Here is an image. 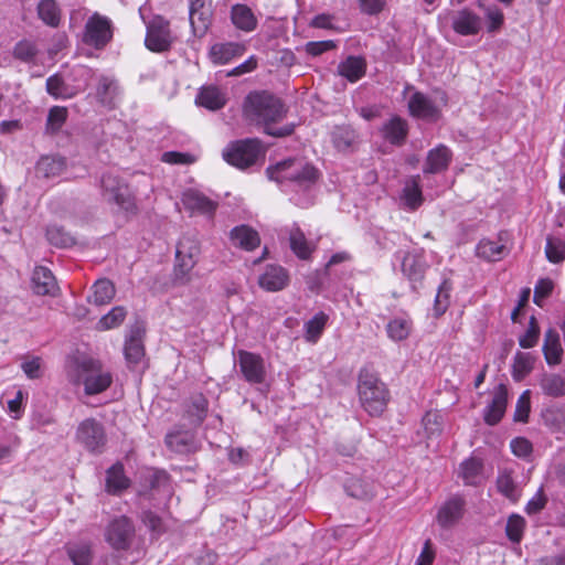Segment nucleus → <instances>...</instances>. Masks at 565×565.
<instances>
[{"label":"nucleus","mask_w":565,"mask_h":565,"mask_svg":"<svg viewBox=\"0 0 565 565\" xmlns=\"http://www.w3.org/2000/svg\"><path fill=\"white\" fill-rule=\"evenodd\" d=\"M243 113L247 120L265 127V132L273 137H286L294 132L292 124L279 128L270 127L271 124L282 120L287 109L280 98L266 92L249 93L243 104Z\"/></svg>","instance_id":"1"},{"label":"nucleus","mask_w":565,"mask_h":565,"mask_svg":"<svg viewBox=\"0 0 565 565\" xmlns=\"http://www.w3.org/2000/svg\"><path fill=\"white\" fill-rule=\"evenodd\" d=\"M266 173L284 191H309L319 179V171L309 162L289 158L267 168Z\"/></svg>","instance_id":"2"},{"label":"nucleus","mask_w":565,"mask_h":565,"mask_svg":"<svg viewBox=\"0 0 565 565\" xmlns=\"http://www.w3.org/2000/svg\"><path fill=\"white\" fill-rule=\"evenodd\" d=\"M358 390L362 407L371 416H380L388 402V391L385 384L376 374L364 369L359 374Z\"/></svg>","instance_id":"3"},{"label":"nucleus","mask_w":565,"mask_h":565,"mask_svg":"<svg viewBox=\"0 0 565 565\" xmlns=\"http://www.w3.org/2000/svg\"><path fill=\"white\" fill-rule=\"evenodd\" d=\"M104 541L117 553L130 552L137 542L135 521L125 515H115L108 520L103 531Z\"/></svg>","instance_id":"4"},{"label":"nucleus","mask_w":565,"mask_h":565,"mask_svg":"<svg viewBox=\"0 0 565 565\" xmlns=\"http://www.w3.org/2000/svg\"><path fill=\"white\" fill-rule=\"evenodd\" d=\"M100 190L107 203L116 204L126 213H137V205L128 184L117 174L105 172L100 178Z\"/></svg>","instance_id":"5"},{"label":"nucleus","mask_w":565,"mask_h":565,"mask_svg":"<svg viewBox=\"0 0 565 565\" xmlns=\"http://www.w3.org/2000/svg\"><path fill=\"white\" fill-rule=\"evenodd\" d=\"M262 156L264 150L258 139L237 140L223 150L224 160L238 169L254 166Z\"/></svg>","instance_id":"6"},{"label":"nucleus","mask_w":565,"mask_h":565,"mask_svg":"<svg viewBox=\"0 0 565 565\" xmlns=\"http://www.w3.org/2000/svg\"><path fill=\"white\" fill-rule=\"evenodd\" d=\"M113 21L108 17L95 12L85 23L82 41L96 50H103L113 40Z\"/></svg>","instance_id":"7"},{"label":"nucleus","mask_w":565,"mask_h":565,"mask_svg":"<svg viewBox=\"0 0 565 565\" xmlns=\"http://www.w3.org/2000/svg\"><path fill=\"white\" fill-rule=\"evenodd\" d=\"M396 255L401 259L402 274L411 282L412 288L415 290L420 287L429 268L425 250L418 248L404 253L398 252Z\"/></svg>","instance_id":"8"},{"label":"nucleus","mask_w":565,"mask_h":565,"mask_svg":"<svg viewBox=\"0 0 565 565\" xmlns=\"http://www.w3.org/2000/svg\"><path fill=\"white\" fill-rule=\"evenodd\" d=\"M439 102H435L420 92H415L408 100L409 114L427 121H437L440 118V107L447 105V95L444 92L438 94Z\"/></svg>","instance_id":"9"},{"label":"nucleus","mask_w":565,"mask_h":565,"mask_svg":"<svg viewBox=\"0 0 565 565\" xmlns=\"http://www.w3.org/2000/svg\"><path fill=\"white\" fill-rule=\"evenodd\" d=\"M76 440L89 452H102L106 444L104 426L95 418H86L76 429Z\"/></svg>","instance_id":"10"},{"label":"nucleus","mask_w":565,"mask_h":565,"mask_svg":"<svg viewBox=\"0 0 565 565\" xmlns=\"http://www.w3.org/2000/svg\"><path fill=\"white\" fill-rule=\"evenodd\" d=\"M172 41L169 21L161 15L153 17L147 24L146 46L152 52H164Z\"/></svg>","instance_id":"11"},{"label":"nucleus","mask_w":565,"mask_h":565,"mask_svg":"<svg viewBox=\"0 0 565 565\" xmlns=\"http://www.w3.org/2000/svg\"><path fill=\"white\" fill-rule=\"evenodd\" d=\"M211 0H189V20L195 36L202 38L212 24Z\"/></svg>","instance_id":"12"},{"label":"nucleus","mask_w":565,"mask_h":565,"mask_svg":"<svg viewBox=\"0 0 565 565\" xmlns=\"http://www.w3.org/2000/svg\"><path fill=\"white\" fill-rule=\"evenodd\" d=\"M237 363L246 382L260 384L265 381V363L260 355L241 350L238 351Z\"/></svg>","instance_id":"13"},{"label":"nucleus","mask_w":565,"mask_h":565,"mask_svg":"<svg viewBox=\"0 0 565 565\" xmlns=\"http://www.w3.org/2000/svg\"><path fill=\"white\" fill-rule=\"evenodd\" d=\"M31 286L39 296L55 297L58 294V285L53 273L44 266H36L32 273Z\"/></svg>","instance_id":"14"},{"label":"nucleus","mask_w":565,"mask_h":565,"mask_svg":"<svg viewBox=\"0 0 565 565\" xmlns=\"http://www.w3.org/2000/svg\"><path fill=\"white\" fill-rule=\"evenodd\" d=\"M508 405V388L499 384L493 391L492 401L483 409V419L490 425H497L503 417Z\"/></svg>","instance_id":"15"},{"label":"nucleus","mask_w":565,"mask_h":565,"mask_svg":"<svg viewBox=\"0 0 565 565\" xmlns=\"http://www.w3.org/2000/svg\"><path fill=\"white\" fill-rule=\"evenodd\" d=\"M466 501L460 495H454L447 500L438 510L437 523L448 529L454 526L463 515Z\"/></svg>","instance_id":"16"},{"label":"nucleus","mask_w":565,"mask_h":565,"mask_svg":"<svg viewBox=\"0 0 565 565\" xmlns=\"http://www.w3.org/2000/svg\"><path fill=\"white\" fill-rule=\"evenodd\" d=\"M182 202L184 207L191 213H198L207 216H212L217 207V203L215 201H212L203 193L195 190H189L184 192Z\"/></svg>","instance_id":"17"},{"label":"nucleus","mask_w":565,"mask_h":565,"mask_svg":"<svg viewBox=\"0 0 565 565\" xmlns=\"http://www.w3.org/2000/svg\"><path fill=\"white\" fill-rule=\"evenodd\" d=\"M89 364L90 369L84 377V390L87 395H96L110 386L113 376L109 372L95 367V362Z\"/></svg>","instance_id":"18"},{"label":"nucleus","mask_w":565,"mask_h":565,"mask_svg":"<svg viewBox=\"0 0 565 565\" xmlns=\"http://www.w3.org/2000/svg\"><path fill=\"white\" fill-rule=\"evenodd\" d=\"M452 159V152L445 145H438L429 150L423 168L424 173H440L448 169Z\"/></svg>","instance_id":"19"},{"label":"nucleus","mask_w":565,"mask_h":565,"mask_svg":"<svg viewBox=\"0 0 565 565\" xmlns=\"http://www.w3.org/2000/svg\"><path fill=\"white\" fill-rule=\"evenodd\" d=\"M481 26V18L468 9H462L452 17V29L460 35H475Z\"/></svg>","instance_id":"20"},{"label":"nucleus","mask_w":565,"mask_h":565,"mask_svg":"<svg viewBox=\"0 0 565 565\" xmlns=\"http://www.w3.org/2000/svg\"><path fill=\"white\" fill-rule=\"evenodd\" d=\"M230 241L233 246L252 252L260 245L257 231L248 225H238L231 230Z\"/></svg>","instance_id":"21"},{"label":"nucleus","mask_w":565,"mask_h":565,"mask_svg":"<svg viewBox=\"0 0 565 565\" xmlns=\"http://www.w3.org/2000/svg\"><path fill=\"white\" fill-rule=\"evenodd\" d=\"M244 52L245 46L237 42L215 43L211 46L209 56L213 64L224 65L242 56Z\"/></svg>","instance_id":"22"},{"label":"nucleus","mask_w":565,"mask_h":565,"mask_svg":"<svg viewBox=\"0 0 565 565\" xmlns=\"http://www.w3.org/2000/svg\"><path fill=\"white\" fill-rule=\"evenodd\" d=\"M288 282V275L286 270L276 265H269L265 271L259 276V286L267 291L281 290Z\"/></svg>","instance_id":"23"},{"label":"nucleus","mask_w":565,"mask_h":565,"mask_svg":"<svg viewBox=\"0 0 565 565\" xmlns=\"http://www.w3.org/2000/svg\"><path fill=\"white\" fill-rule=\"evenodd\" d=\"M226 102V94L214 85L202 87L195 98L199 106L213 111L223 108Z\"/></svg>","instance_id":"24"},{"label":"nucleus","mask_w":565,"mask_h":565,"mask_svg":"<svg viewBox=\"0 0 565 565\" xmlns=\"http://www.w3.org/2000/svg\"><path fill=\"white\" fill-rule=\"evenodd\" d=\"M166 445L177 454H189L195 450V438L189 430H173L167 434Z\"/></svg>","instance_id":"25"},{"label":"nucleus","mask_w":565,"mask_h":565,"mask_svg":"<svg viewBox=\"0 0 565 565\" xmlns=\"http://www.w3.org/2000/svg\"><path fill=\"white\" fill-rule=\"evenodd\" d=\"M289 245L294 254L303 260L309 259L316 250V244L308 241L305 233L297 225H294L289 232Z\"/></svg>","instance_id":"26"},{"label":"nucleus","mask_w":565,"mask_h":565,"mask_svg":"<svg viewBox=\"0 0 565 565\" xmlns=\"http://www.w3.org/2000/svg\"><path fill=\"white\" fill-rule=\"evenodd\" d=\"M231 20L235 28L244 32H252L257 26L255 14L246 4H234L231 9Z\"/></svg>","instance_id":"27"},{"label":"nucleus","mask_w":565,"mask_h":565,"mask_svg":"<svg viewBox=\"0 0 565 565\" xmlns=\"http://www.w3.org/2000/svg\"><path fill=\"white\" fill-rule=\"evenodd\" d=\"M383 137L392 145H402L408 132L406 120L401 117H392L382 128Z\"/></svg>","instance_id":"28"},{"label":"nucleus","mask_w":565,"mask_h":565,"mask_svg":"<svg viewBox=\"0 0 565 565\" xmlns=\"http://www.w3.org/2000/svg\"><path fill=\"white\" fill-rule=\"evenodd\" d=\"M543 352L547 364L556 365L561 362L563 348L561 345L559 335L555 329L550 328L545 332Z\"/></svg>","instance_id":"29"},{"label":"nucleus","mask_w":565,"mask_h":565,"mask_svg":"<svg viewBox=\"0 0 565 565\" xmlns=\"http://www.w3.org/2000/svg\"><path fill=\"white\" fill-rule=\"evenodd\" d=\"M401 200L406 209L415 211L423 203V193L419 184V177H412L405 182Z\"/></svg>","instance_id":"30"},{"label":"nucleus","mask_w":565,"mask_h":565,"mask_svg":"<svg viewBox=\"0 0 565 565\" xmlns=\"http://www.w3.org/2000/svg\"><path fill=\"white\" fill-rule=\"evenodd\" d=\"M106 473V490L108 493L120 494L129 487L130 481L125 476L124 466L121 463L117 462L113 465Z\"/></svg>","instance_id":"31"},{"label":"nucleus","mask_w":565,"mask_h":565,"mask_svg":"<svg viewBox=\"0 0 565 565\" xmlns=\"http://www.w3.org/2000/svg\"><path fill=\"white\" fill-rule=\"evenodd\" d=\"M366 63L363 57L349 56L338 66V73L351 83L358 82L364 76Z\"/></svg>","instance_id":"32"},{"label":"nucleus","mask_w":565,"mask_h":565,"mask_svg":"<svg viewBox=\"0 0 565 565\" xmlns=\"http://www.w3.org/2000/svg\"><path fill=\"white\" fill-rule=\"evenodd\" d=\"M66 160L58 156H43L36 163L35 170L39 175L54 178L65 170Z\"/></svg>","instance_id":"33"},{"label":"nucleus","mask_w":565,"mask_h":565,"mask_svg":"<svg viewBox=\"0 0 565 565\" xmlns=\"http://www.w3.org/2000/svg\"><path fill=\"white\" fill-rule=\"evenodd\" d=\"M124 352L129 364L136 365L140 363L145 355V348L139 329L131 330L129 338L126 340Z\"/></svg>","instance_id":"34"},{"label":"nucleus","mask_w":565,"mask_h":565,"mask_svg":"<svg viewBox=\"0 0 565 565\" xmlns=\"http://www.w3.org/2000/svg\"><path fill=\"white\" fill-rule=\"evenodd\" d=\"M459 476L466 486H477L482 480V462L477 458H469L461 462Z\"/></svg>","instance_id":"35"},{"label":"nucleus","mask_w":565,"mask_h":565,"mask_svg":"<svg viewBox=\"0 0 565 565\" xmlns=\"http://www.w3.org/2000/svg\"><path fill=\"white\" fill-rule=\"evenodd\" d=\"M93 295L89 297V301L96 306H103L109 303L115 297L116 289L114 284L109 279H98L92 287Z\"/></svg>","instance_id":"36"},{"label":"nucleus","mask_w":565,"mask_h":565,"mask_svg":"<svg viewBox=\"0 0 565 565\" xmlns=\"http://www.w3.org/2000/svg\"><path fill=\"white\" fill-rule=\"evenodd\" d=\"M542 392L554 398L565 396V379L559 374H544L540 380Z\"/></svg>","instance_id":"37"},{"label":"nucleus","mask_w":565,"mask_h":565,"mask_svg":"<svg viewBox=\"0 0 565 565\" xmlns=\"http://www.w3.org/2000/svg\"><path fill=\"white\" fill-rule=\"evenodd\" d=\"M476 254L488 262H498L503 258L505 246L499 242L484 238L478 243Z\"/></svg>","instance_id":"38"},{"label":"nucleus","mask_w":565,"mask_h":565,"mask_svg":"<svg viewBox=\"0 0 565 565\" xmlns=\"http://www.w3.org/2000/svg\"><path fill=\"white\" fill-rule=\"evenodd\" d=\"M329 316L323 311L316 313L305 323V340L309 343H316L320 339L328 323Z\"/></svg>","instance_id":"39"},{"label":"nucleus","mask_w":565,"mask_h":565,"mask_svg":"<svg viewBox=\"0 0 565 565\" xmlns=\"http://www.w3.org/2000/svg\"><path fill=\"white\" fill-rule=\"evenodd\" d=\"M412 331V320L407 317H396L386 324L387 337L395 342L408 338Z\"/></svg>","instance_id":"40"},{"label":"nucleus","mask_w":565,"mask_h":565,"mask_svg":"<svg viewBox=\"0 0 565 565\" xmlns=\"http://www.w3.org/2000/svg\"><path fill=\"white\" fill-rule=\"evenodd\" d=\"M46 92L55 99H68L76 95V90L67 85L58 74L46 79Z\"/></svg>","instance_id":"41"},{"label":"nucleus","mask_w":565,"mask_h":565,"mask_svg":"<svg viewBox=\"0 0 565 565\" xmlns=\"http://www.w3.org/2000/svg\"><path fill=\"white\" fill-rule=\"evenodd\" d=\"M118 92L115 78L102 75L96 87V97L103 105L110 106Z\"/></svg>","instance_id":"42"},{"label":"nucleus","mask_w":565,"mask_h":565,"mask_svg":"<svg viewBox=\"0 0 565 565\" xmlns=\"http://www.w3.org/2000/svg\"><path fill=\"white\" fill-rule=\"evenodd\" d=\"M196 262L175 255L172 279L175 285L184 286L192 280V270Z\"/></svg>","instance_id":"43"},{"label":"nucleus","mask_w":565,"mask_h":565,"mask_svg":"<svg viewBox=\"0 0 565 565\" xmlns=\"http://www.w3.org/2000/svg\"><path fill=\"white\" fill-rule=\"evenodd\" d=\"M345 491L350 497L361 500H370L375 494L374 484L359 478H351L345 483Z\"/></svg>","instance_id":"44"},{"label":"nucleus","mask_w":565,"mask_h":565,"mask_svg":"<svg viewBox=\"0 0 565 565\" xmlns=\"http://www.w3.org/2000/svg\"><path fill=\"white\" fill-rule=\"evenodd\" d=\"M139 519L148 529L152 539L161 536L168 529L164 519L151 510H143L139 515Z\"/></svg>","instance_id":"45"},{"label":"nucleus","mask_w":565,"mask_h":565,"mask_svg":"<svg viewBox=\"0 0 565 565\" xmlns=\"http://www.w3.org/2000/svg\"><path fill=\"white\" fill-rule=\"evenodd\" d=\"M38 15L52 28H56L61 21V10L55 0H42L38 4Z\"/></svg>","instance_id":"46"},{"label":"nucleus","mask_w":565,"mask_h":565,"mask_svg":"<svg viewBox=\"0 0 565 565\" xmlns=\"http://www.w3.org/2000/svg\"><path fill=\"white\" fill-rule=\"evenodd\" d=\"M498 491L512 502H516L520 499V490L515 484L511 472L503 470L499 473L497 479Z\"/></svg>","instance_id":"47"},{"label":"nucleus","mask_w":565,"mask_h":565,"mask_svg":"<svg viewBox=\"0 0 565 565\" xmlns=\"http://www.w3.org/2000/svg\"><path fill=\"white\" fill-rule=\"evenodd\" d=\"M452 290V284L450 280L445 279L438 287L435 301H434V315L436 317L443 316L450 305V292Z\"/></svg>","instance_id":"48"},{"label":"nucleus","mask_w":565,"mask_h":565,"mask_svg":"<svg viewBox=\"0 0 565 565\" xmlns=\"http://www.w3.org/2000/svg\"><path fill=\"white\" fill-rule=\"evenodd\" d=\"M207 411V401L203 395H196L193 396L191 399V404L188 407L186 413L190 417V424L193 426H200L205 416Z\"/></svg>","instance_id":"49"},{"label":"nucleus","mask_w":565,"mask_h":565,"mask_svg":"<svg viewBox=\"0 0 565 565\" xmlns=\"http://www.w3.org/2000/svg\"><path fill=\"white\" fill-rule=\"evenodd\" d=\"M46 238L53 246L66 248L75 244V238L62 226L51 225L46 230Z\"/></svg>","instance_id":"50"},{"label":"nucleus","mask_w":565,"mask_h":565,"mask_svg":"<svg viewBox=\"0 0 565 565\" xmlns=\"http://www.w3.org/2000/svg\"><path fill=\"white\" fill-rule=\"evenodd\" d=\"M127 316L124 307H114L108 313L104 315L97 322V329L100 331L110 330L119 327Z\"/></svg>","instance_id":"51"},{"label":"nucleus","mask_w":565,"mask_h":565,"mask_svg":"<svg viewBox=\"0 0 565 565\" xmlns=\"http://www.w3.org/2000/svg\"><path fill=\"white\" fill-rule=\"evenodd\" d=\"M545 256L548 262L558 264L565 260V241L559 237L548 236L545 245Z\"/></svg>","instance_id":"52"},{"label":"nucleus","mask_w":565,"mask_h":565,"mask_svg":"<svg viewBox=\"0 0 565 565\" xmlns=\"http://www.w3.org/2000/svg\"><path fill=\"white\" fill-rule=\"evenodd\" d=\"M175 255L198 263L200 255L199 242L192 236H182L177 245Z\"/></svg>","instance_id":"53"},{"label":"nucleus","mask_w":565,"mask_h":565,"mask_svg":"<svg viewBox=\"0 0 565 565\" xmlns=\"http://www.w3.org/2000/svg\"><path fill=\"white\" fill-rule=\"evenodd\" d=\"M355 139V131L349 127H337L332 132L333 145L340 151L348 150Z\"/></svg>","instance_id":"54"},{"label":"nucleus","mask_w":565,"mask_h":565,"mask_svg":"<svg viewBox=\"0 0 565 565\" xmlns=\"http://www.w3.org/2000/svg\"><path fill=\"white\" fill-rule=\"evenodd\" d=\"M525 525L526 522L523 516L519 514L510 515L505 526L508 539L512 543H520L523 537Z\"/></svg>","instance_id":"55"},{"label":"nucleus","mask_w":565,"mask_h":565,"mask_svg":"<svg viewBox=\"0 0 565 565\" xmlns=\"http://www.w3.org/2000/svg\"><path fill=\"white\" fill-rule=\"evenodd\" d=\"M39 50L35 42L30 40H21L14 45L13 56L14 58L24 63H30L35 58Z\"/></svg>","instance_id":"56"},{"label":"nucleus","mask_w":565,"mask_h":565,"mask_svg":"<svg viewBox=\"0 0 565 565\" xmlns=\"http://www.w3.org/2000/svg\"><path fill=\"white\" fill-rule=\"evenodd\" d=\"M67 554L74 565H90L92 550L88 544L70 545Z\"/></svg>","instance_id":"57"},{"label":"nucleus","mask_w":565,"mask_h":565,"mask_svg":"<svg viewBox=\"0 0 565 565\" xmlns=\"http://www.w3.org/2000/svg\"><path fill=\"white\" fill-rule=\"evenodd\" d=\"M534 365V360L530 353L518 352L514 356L513 376L514 379H522L529 374Z\"/></svg>","instance_id":"58"},{"label":"nucleus","mask_w":565,"mask_h":565,"mask_svg":"<svg viewBox=\"0 0 565 565\" xmlns=\"http://www.w3.org/2000/svg\"><path fill=\"white\" fill-rule=\"evenodd\" d=\"M423 425L428 437L439 436L443 431V416L438 412H427Z\"/></svg>","instance_id":"59"},{"label":"nucleus","mask_w":565,"mask_h":565,"mask_svg":"<svg viewBox=\"0 0 565 565\" xmlns=\"http://www.w3.org/2000/svg\"><path fill=\"white\" fill-rule=\"evenodd\" d=\"M531 411V392L524 391L518 398L514 417L515 422L526 423Z\"/></svg>","instance_id":"60"},{"label":"nucleus","mask_w":565,"mask_h":565,"mask_svg":"<svg viewBox=\"0 0 565 565\" xmlns=\"http://www.w3.org/2000/svg\"><path fill=\"white\" fill-rule=\"evenodd\" d=\"M67 118V109L61 106H53L47 115V129L55 132L61 129Z\"/></svg>","instance_id":"61"},{"label":"nucleus","mask_w":565,"mask_h":565,"mask_svg":"<svg viewBox=\"0 0 565 565\" xmlns=\"http://www.w3.org/2000/svg\"><path fill=\"white\" fill-rule=\"evenodd\" d=\"M554 282L550 278H541L534 287L533 301L542 307L543 301L552 294Z\"/></svg>","instance_id":"62"},{"label":"nucleus","mask_w":565,"mask_h":565,"mask_svg":"<svg viewBox=\"0 0 565 565\" xmlns=\"http://www.w3.org/2000/svg\"><path fill=\"white\" fill-rule=\"evenodd\" d=\"M21 369L23 370V372L28 376V379H30V380L40 379L43 375L42 359L39 356L25 359L21 363Z\"/></svg>","instance_id":"63"},{"label":"nucleus","mask_w":565,"mask_h":565,"mask_svg":"<svg viewBox=\"0 0 565 565\" xmlns=\"http://www.w3.org/2000/svg\"><path fill=\"white\" fill-rule=\"evenodd\" d=\"M539 335H540V329L535 322V318L532 317L530 320V326H529L525 334L522 335L519 340L520 347H522L524 349L533 348L539 340Z\"/></svg>","instance_id":"64"}]
</instances>
